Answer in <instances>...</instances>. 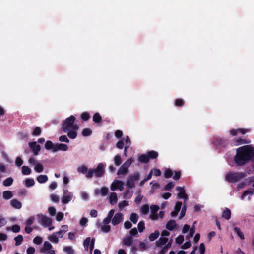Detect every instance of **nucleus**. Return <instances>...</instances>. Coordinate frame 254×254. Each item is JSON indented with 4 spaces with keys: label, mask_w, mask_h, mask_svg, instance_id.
I'll use <instances>...</instances> for the list:
<instances>
[{
    "label": "nucleus",
    "mask_w": 254,
    "mask_h": 254,
    "mask_svg": "<svg viewBox=\"0 0 254 254\" xmlns=\"http://www.w3.org/2000/svg\"><path fill=\"white\" fill-rule=\"evenodd\" d=\"M254 153V148L250 145H244L236 149V154L234 161L238 166L245 165L252 160Z\"/></svg>",
    "instance_id": "f257e3e1"
},
{
    "label": "nucleus",
    "mask_w": 254,
    "mask_h": 254,
    "mask_svg": "<svg viewBox=\"0 0 254 254\" xmlns=\"http://www.w3.org/2000/svg\"><path fill=\"white\" fill-rule=\"evenodd\" d=\"M76 118L71 115L65 119L62 123V129L64 132H66L67 131L73 130H78L79 127L77 125L74 124Z\"/></svg>",
    "instance_id": "f03ea898"
},
{
    "label": "nucleus",
    "mask_w": 254,
    "mask_h": 254,
    "mask_svg": "<svg viewBox=\"0 0 254 254\" xmlns=\"http://www.w3.org/2000/svg\"><path fill=\"white\" fill-rule=\"evenodd\" d=\"M104 167V165L102 163H100L97 165L96 169H89L86 175V178L88 179L92 178L94 174L97 178H100L102 177L105 173Z\"/></svg>",
    "instance_id": "7ed1b4c3"
},
{
    "label": "nucleus",
    "mask_w": 254,
    "mask_h": 254,
    "mask_svg": "<svg viewBox=\"0 0 254 254\" xmlns=\"http://www.w3.org/2000/svg\"><path fill=\"white\" fill-rule=\"evenodd\" d=\"M245 177V174L243 172H230L226 175L225 179L229 183H235Z\"/></svg>",
    "instance_id": "20e7f679"
},
{
    "label": "nucleus",
    "mask_w": 254,
    "mask_h": 254,
    "mask_svg": "<svg viewBox=\"0 0 254 254\" xmlns=\"http://www.w3.org/2000/svg\"><path fill=\"white\" fill-rule=\"evenodd\" d=\"M212 143L216 148L218 149L225 148L229 144L228 139L222 138L220 137H214Z\"/></svg>",
    "instance_id": "39448f33"
},
{
    "label": "nucleus",
    "mask_w": 254,
    "mask_h": 254,
    "mask_svg": "<svg viewBox=\"0 0 254 254\" xmlns=\"http://www.w3.org/2000/svg\"><path fill=\"white\" fill-rule=\"evenodd\" d=\"M140 174L138 172H135L133 174L130 175L126 182L127 187L130 189H132L135 187V181H137L139 180Z\"/></svg>",
    "instance_id": "423d86ee"
},
{
    "label": "nucleus",
    "mask_w": 254,
    "mask_h": 254,
    "mask_svg": "<svg viewBox=\"0 0 254 254\" xmlns=\"http://www.w3.org/2000/svg\"><path fill=\"white\" fill-rule=\"evenodd\" d=\"M38 222L44 227H47L52 225V219L45 215L38 214L37 215Z\"/></svg>",
    "instance_id": "0eeeda50"
},
{
    "label": "nucleus",
    "mask_w": 254,
    "mask_h": 254,
    "mask_svg": "<svg viewBox=\"0 0 254 254\" xmlns=\"http://www.w3.org/2000/svg\"><path fill=\"white\" fill-rule=\"evenodd\" d=\"M73 194L71 192H69L67 189L64 190L63 195L62 197L61 201L63 204H67L72 199Z\"/></svg>",
    "instance_id": "6e6552de"
},
{
    "label": "nucleus",
    "mask_w": 254,
    "mask_h": 254,
    "mask_svg": "<svg viewBox=\"0 0 254 254\" xmlns=\"http://www.w3.org/2000/svg\"><path fill=\"white\" fill-rule=\"evenodd\" d=\"M124 183L122 181L115 180L111 184V190L113 191L119 189L120 191H122L124 189Z\"/></svg>",
    "instance_id": "1a4fd4ad"
},
{
    "label": "nucleus",
    "mask_w": 254,
    "mask_h": 254,
    "mask_svg": "<svg viewBox=\"0 0 254 254\" xmlns=\"http://www.w3.org/2000/svg\"><path fill=\"white\" fill-rule=\"evenodd\" d=\"M30 148L33 151L35 155H37L41 149L40 145L37 144L36 142H30L28 143Z\"/></svg>",
    "instance_id": "9d476101"
},
{
    "label": "nucleus",
    "mask_w": 254,
    "mask_h": 254,
    "mask_svg": "<svg viewBox=\"0 0 254 254\" xmlns=\"http://www.w3.org/2000/svg\"><path fill=\"white\" fill-rule=\"evenodd\" d=\"M123 219V215L121 212H118L112 219V223L113 225H117L119 224Z\"/></svg>",
    "instance_id": "9b49d317"
},
{
    "label": "nucleus",
    "mask_w": 254,
    "mask_h": 254,
    "mask_svg": "<svg viewBox=\"0 0 254 254\" xmlns=\"http://www.w3.org/2000/svg\"><path fill=\"white\" fill-rule=\"evenodd\" d=\"M176 190L179 191L177 194V198L179 199L183 198L184 200L188 199V196L185 192L184 188L178 186Z\"/></svg>",
    "instance_id": "f8f14e48"
},
{
    "label": "nucleus",
    "mask_w": 254,
    "mask_h": 254,
    "mask_svg": "<svg viewBox=\"0 0 254 254\" xmlns=\"http://www.w3.org/2000/svg\"><path fill=\"white\" fill-rule=\"evenodd\" d=\"M68 147L66 144L63 143H57L55 144L54 152H57L61 150L63 151H66L68 150Z\"/></svg>",
    "instance_id": "ddd939ff"
},
{
    "label": "nucleus",
    "mask_w": 254,
    "mask_h": 254,
    "mask_svg": "<svg viewBox=\"0 0 254 254\" xmlns=\"http://www.w3.org/2000/svg\"><path fill=\"white\" fill-rule=\"evenodd\" d=\"M168 241V239L166 237H161L156 242L155 245L157 247H159L161 245H165Z\"/></svg>",
    "instance_id": "4468645a"
},
{
    "label": "nucleus",
    "mask_w": 254,
    "mask_h": 254,
    "mask_svg": "<svg viewBox=\"0 0 254 254\" xmlns=\"http://www.w3.org/2000/svg\"><path fill=\"white\" fill-rule=\"evenodd\" d=\"M11 206L15 209H20L22 207L21 203L16 199H13L10 201Z\"/></svg>",
    "instance_id": "2eb2a0df"
},
{
    "label": "nucleus",
    "mask_w": 254,
    "mask_h": 254,
    "mask_svg": "<svg viewBox=\"0 0 254 254\" xmlns=\"http://www.w3.org/2000/svg\"><path fill=\"white\" fill-rule=\"evenodd\" d=\"M177 224L174 220H169L166 224V228L169 231H172L176 227Z\"/></svg>",
    "instance_id": "dca6fc26"
},
{
    "label": "nucleus",
    "mask_w": 254,
    "mask_h": 254,
    "mask_svg": "<svg viewBox=\"0 0 254 254\" xmlns=\"http://www.w3.org/2000/svg\"><path fill=\"white\" fill-rule=\"evenodd\" d=\"M133 242V238L131 236H126L124 238L123 243L124 245L127 246H130Z\"/></svg>",
    "instance_id": "f3484780"
},
{
    "label": "nucleus",
    "mask_w": 254,
    "mask_h": 254,
    "mask_svg": "<svg viewBox=\"0 0 254 254\" xmlns=\"http://www.w3.org/2000/svg\"><path fill=\"white\" fill-rule=\"evenodd\" d=\"M251 142L250 140L238 138L234 140L235 145L238 146L243 144H249Z\"/></svg>",
    "instance_id": "a211bd4d"
},
{
    "label": "nucleus",
    "mask_w": 254,
    "mask_h": 254,
    "mask_svg": "<svg viewBox=\"0 0 254 254\" xmlns=\"http://www.w3.org/2000/svg\"><path fill=\"white\" fill-rule=\"evenodd\" d=\"M138 161L141 163H147L149 162V159L147 154L140 155L138 158Z\"/></svg>",
    "instance_id": "6ab92c4d"
},
{
    "label": "nucleus",
    "mask_w": 254,
    "mask_h": 254,
    "mask_svg": "<svg viewBox=\"0 0 254 254\" xmlns=\"http://www.w3.org/2000/svg\"><path fill=\"white\" fill-rule=\"evenodd\" d=\"M146 154L148 155L149 160L150 159H156L158 156V152L154 150L149 151Z\"/></svg>",
    "instance_id": "aec40b11"
},
{
    "label": "nucleus",
    "mask_w": 254,
    "mask_h": 254,
    "mask_svg": "<svg viewBox=\"0 0 254 254\" xmlns=\"http://www.w3.org/2000/svg\"><path fill=\"white\" fill-rule=\"evenodd\" d=\"M52 247V245L48 241H45L43 247L40 249L41 253H44L46 251L50 250Z\"/></svg>",
    "instance_id": "412c9836"
},
{
    "label": "nucleus",
    "mask_w": 254,
    "mask_h": 254,
    "mask_svg": "<svg viewBox=\"0 0 254 254\" xmlns=\"http://www.w3.org/2000/svg\"><path fill=\"white\" fill-rule=\"evenodd\" d=\"M160 235V233L158 230H155L153 233H151L149 235V239L150 241H153L157 239Z\"/></svg>",
    "instance_id": "4be33fe9"
},
{
    "label": "nucleus",
    "mask_w": 254,
    "mask_h": 254,
    "mask_svg": "<svg viewBox=\"0 0 254 254\" xmlns=\"http://www.w3.org/2000/svg\"><path fill=\"white\" fill-rule=\"evenodd\" d=\"M118 198L115 192H112L110 196V203L111 205H114L117 202Z\"/></svg>",
    "instance_id": "5701e85b"
},
{
    "label": "nucleus",
    "mask_w": 254,
    "mask_h": 254,
    "mask_svg": "<svg viewBox=\"0 0 254 254\" xmlns=\"http://www.w3.org/2000/svg\"><path fill=\"white\" fill-rule=\"evenodd\" d=\"M13 196L12 192L10 190H5L3 192L2 197L5 200H8Z\"/></svg>",
    "instance_id": "b1692460"
},
{
    "label": "nucleus",
    "mask_w": 254,
    "mask_h": 254,
    "mask_svg": "<svg viewBox=\"0 0 254 254\" xmlns=\"http://www.w3.org/2000/svg\"><path fill=\"white\" fill-rule=\"evenodd\" d=\"M231 212L229 209L226 208L222 213V217L228 220L231 218Z\"/></svg>",
    "instance_id": "393cba45"
},
{
    "label": "nucleus",
    "mask_w": 254,
    "mask_h": 254,
    "mask_svg": "<svg viewBox=\"0 0 254 254\" xmlns=\"http://www.w3.org/2000/svg\"><path fill=\"white\" fill-rule=\"evenodd\" d=\"M48 178L46 175H40L37 177V181L40 183H44L48 181Z\"/></svg>",
    "instance_id": "a878e982"
},
{
    "label": "nucleus",
    "mask_w": 254,
    "mask_h": 254,
    "mask_svg": "<svg viewBox=\"0 0 254 254\" xmlns=\"http://www.w3.org/2000/svg\"><path fill=\"white\" fill-rule=\"evenodd\" d=\"M54 147L55 144L50 140H47L45 144V148L48 150L52 149L54 152Z\"/></svg>",
    "instance_id": "bb28decb"
},
{
    "label": "nucleus",
    "mask_w": 254,
    "mask_h": 254,
    "mask_svg": "<svg viewBox=\"0 0 254 254\" xmlns=\"http://www.w3.org/2000/svg\"><path fill=\"white\" fill-rule=\"evenodd\" d=\"M77 130H69L67 131V136L70 139H75L77 137Z\"/></svg>",
    "instance_id": "cd10ccee"
},
{
    "label": "nucleus",
    "mask_w": 254,
    "mask_h": 254,
    "mask_svg": "<svg viewBox=\"0 0 254 254\" xmlns=\"http://www.w3.org/2000/svg\"><path fill=\"white\" fill-rule=\"evenodd\" d=\"M234 231L241 240H244L245 239V236L243 233L241 231L239 227H235L234 229Z\"/></svg>",
    "instance_id": "c85d7f7f"
},
{
    "label": "nucleus",
    "mask_w": 254,
    "mask_h": 254,
    "mask_svg": "<svg viewBox=\"0 0 254 254\" xmlns=\"http://www.w3.org/2000/svg\"><path fill=\"white\" fill-rule=\"evenodd\" d=\"M90 117L91 116L88 112H83L80 115V118L83 121H87Z\"/></svg>",
    "instance_id": "c756f323"
},
{
    "label": "nucleus",
    "mask_w": 254,
    "mask_h": 254,
    "mask_svg": "<svg viewBox=\"0 0 254 254\" xmlns=\"http://www.w3.org/2000/svg\"><path fill=\"white\" fill-rule=\"evenodd\" d=\"M13 182V179L11 177H8L3 181V185L6 187L11 186Z\"/></svg>",
    "instance_id": "7c9ffc66"
},
{
    "label": "nucleus",
    "mask_w": 254,
    "mask_h": 254,
    "mask_svg": "<svg viewBox=\"0 0 254 254\" xmlns=\"http://www.w3.org/2000/svg\"><path fill=\"white\" fill-rule=\"evenodd\" d=\"M102 120V117L99 113H95L93 116V121L95 123H99Z\"/></svg>",
    "instance_id": "2f4dec72"
},
{
    "label": "nucleus",
    "mask_w": 254,
    "mask_h": 254,
    "mask_svg": "<svg viewBox=\"0 0 254 254\" xmlns=\"http://www.w3.org/2000/svg\"><path fill=\"white\" fill-rule=\"evenodd\" d=\"M92 131L91 129L89 128H84L82 131V135L84 137H87L92 134Z\"/></svg>",
    "instance_id": "473e14b6"
},
{
    "label": "nucleus",
    "mask_w": 254,
    "mask_h": 254,
    "mask_svg": "<svg viewBox=\"0 0 254 254\" xmlns=\"http://www.w3.org/2000/svg\"><path fill=\"white\" fill-rule=\"evenodd\" d=\"M25 184L27 187H30L34 185L35 182L33 179L28 178L25 180Z\"/></svg>",
    "instance_id": "72a5a7b5"
},
{
    "label": "nucleus",
    "mask_w": 254,
    "mask_h": 254,
    "mask_svg": "<svg viewBox=\"0 0 254 254\" xmlns=\"http://www.w3.org/2000/svg\"><path fill=\"white\" fill-rule=\"evenodd\" d=\"M14 240L15 241V245L16 246H19L21 244L23 240V238L22 235H18L17 236L15 237L14 238Z\"/></svg>",
    "instance_id": "f704fd0d"
},
{
    "label": "nucleus",
    "mask_w": 254,
    "mask_h": 254,
    "mask_svg": "<svg viewBox=\"0 0 254 254\" xmlns=\"http://www.w3.org/2000/svg\"><path fill=\"white\" fill-rule=\"evenodd\" d=\"M22 173L23 175H28L31 174V169L26 166H23L22 167Z\"/></svg>",
    "instance_id": "c9c22d12"
},
{
    "label": "nucleus",
    "mask_w": 254,
    "mask_h": 254,
    "mask_svg": "<svg viewBox=\"0 0 254 254\" xmlns=\"http://www.w3.org/2000/svg\"><path fill=\"white\" fill-rule=\"evenodd\" d=\"M114 162L115 164L118 166L120 165L122 162L121 157L120 155H116L114 158Z\"/></svg>",
    "instance_id": "e433bc0d"
},
{
    "label": "nucleus",
    "mask_w": 254,
    "mask_h": 254,
    "mask_svg": "<svg viewBox=\"0 0 254 254\" xmlns=\"http://www.w3.org/2000/svg\"><path fill=\"white\" fill-rule=\"evenodd\" d=\"M254 193V190L252 188H250L248 190H245L243 192V194L241 196V199H242V200L244 199V197L248 194H252Z\"/></svg>",
    "instance_id": "4c0bfd02"
},
{
    "label": "nucleus",
    "mask_w": 254,
    "mask_h": 254,
    "mask_svg": "<svg viewBox=\"0 0 254 254\" xmlns=\"http://www.w3.org/2000/svg\"><path fill=\"white\" fill-rule=\"evenodd\" d=\"M89 170L85 165H82L77 168V171L82 174H87Z\"/></svg>",
    "instance_id": "58836bf2"
},
{
    "label": "nucleus",
    "mask_w": 254,
    "mask_h": 254,
    "mask_svg": "<svg viewBox=\"0 0 254 254\" xmlns=\"http://www.w3.org/2000/svg\"><path fill=\"white\" fill-rule=\"evenodd\" d=\"M185 104V101L182 99L178 98L175 101V106L176 107H183Z\"/></svg>",
    "instance_id": "ea45409f"
},
{
    "label": "nucleus",
    "mask_w": 254,
    "mask_h": 254,
    "mask_svg": "<svg viewBox=\"0 0 254 254\" xmlns=\"http://www.w3.org/2000/svg\"><path fill=\"white\" fill-rule=\"evenodd\" d=\"M7 230H11L14 233H18L20 230V226L17 224L13 225L11 228L7 227Z\"/></svg>",
    "instance_id": "a19ab883"
},
{
    "label": "nucleus",
    "mask_w": 254,
    "mask_h": 254,
    "mask_svg": "<svg viewBox=\"0 0 254 254\" xmlns=\"http://www.w3.org/2000/svg\"><path fill=\"white\" fill-rule=\"evenodd\" d=\"M49 239L52 242L57 244L59 242V239L56 235V233H53L49 237Z\"/></svg>",
    "instance_id": "79ce46f5"
},
{
    "label": "nucleus",
    "mask_w": 254,
    "mask_h": 254,
    "mask_svg": "<svg viewBox=\"0 0 254 254\" xmlns=\"http://www.w3.org/2000/svg\"><path fill=\"white\" fill-rule=\"evenodd\" d=\"M41 132H42V130H41V128L39 127H36L33 130V131L32 134L33 136H38L40 135V134L41 133Z\"/></svg>",
    "instance_id": "37998d69"
},
{
    "label": "nucleus",
    "mask_w": 254,
    "mask_h": 254,
    "mask_svg": "<svg viewBox=\"0 0 254 254\" xmlns=\"http://www.w3.org/2000/svg\"><path fill=\"white\" fill-rule=\"evenodd\" d=\"M138 219V216L136 213H132L130 215V219L131 221L134 223L135 224L137 223Z\"/></svg>",
    "instance_id": "c03bdc74"
},
{
    "label": "nucleus",
    "mask_w": 254,
    "mask_h": 254,
    "mask_svg": "<svg viewBox=\"0 0 254 254\" xmlns=\"http://www.w3.org/2000/svg\"><path fill=\"white\" fill-rule=\"evenodd\" d=\"M128 170L122 165L118 170L117 174L121 175L127 173Z\"/></svg>",
    "instance_id": "a18cd8bd"
},
{
    "label": "nucleus",
    "mask_w": 254,
    "mask_h": 254,
    "mask_svg": "<svg viewBox=\"0 0 254 254\" xmlns=\"http://www.w3.org/2000/svg\"><path fill=\"white\" fill-rule=\"evenodd\" d=\"M149 208L147 204H144L141 207V211L143 214H147L149 212Z\"/></svg>",
    "instance_id": "49530a36"
},
{
    "label": "nucleus",
    "mask_w": 254,
    "mask_h": 254,
    "mask_svg": "<svg viewBox=\"0 0 254 254\" xmlns=\"http://www.w3.org/2000/svg\"><path fill=\"white\" fill-rule=\"evenodd\" d=\"M91 238L88 237H87L85 240L84 241L83 245L86 250H88L89 245L91 242Z\"/></svg>",
    "instance_id": "de8ad7c7"
},
{
    "label": "nucleus",
    "mask_w": 254,
    "mask_h": 254,
    "mask_svg": "<svg viewBox=\"0 0 254 254\" xmlns=\"http://www.w3.org/2000/svg\"><path fill=\"white\" fill-rule=\"evenodd\" d=\"M173 175V171L170 169H166L164 172V177L166 178H171Z\"/></svg>",
    "instance_id": "09e8293b"
},
{
    "label": "nucleus",
    "mask_w": 254,
    "mask_h": 254,
    "mask_svg": "<svg viewBox=\"0 0 254 254\" xmlns=\"http://www.w3.org/2000/svg\"><path fill=\"white\" fill-rule=\"evenodd\" d=\"M138 231L142 232L145 229V224L143 221H140L137 225Z\"/></svg>",
    "instance_id": "8fccbe9b"
},
{
    "label": "nucleus",
    "mask_w": 254,
    "mask_h": 254,
    "mask_svg": "<svg viewBox=\"0 0 254 254\" xmlns=\"http://www.w3.org/2000/svg\"><path fill=\"white\" fill-rule=\"evenodd\" d=\"M64 250L67 254H74V250L71 246H66L64 247Z\"/></svg>",
    "instance_id": "3c124183"
},
{
    "label": "nucleus",
    "mask_w": 254,
    "mask_h": 254,
    "mask_svg": "<svg viewBox=\"0 0 254 254\" xmlns=\"http://www.w3.org/2000/svg\"><path fill=\"white\" fill-rule=\"evenodd\" d=\"M34 169L37 172L40 173L43 171L44 167L42 164H38L35 166Z\"/></svg>",
    "instance_id": "603ef678"
},
{
    "label": "nucleus",
    "mask_w": 254,
    "mask_h": 254,
    "mask_svg": "<svg viewBox=\"0 0 254 254\" xmlns=\"http://www.w3.org/2000/svg\"><path fill=\"white\" fill-rule=\"evenodd\" d=\"M150 209L152 214H156L157 212L159 209V207L157 205H152L150 206Z\"/></svg>",
    "instance_id": "864d4df0"
},
{
    "label": "nucleus",
    "mask_w": 254,
    "mask_h": 254,
    "mask_svg": "<svg viewBox=\"0 0 254 254\" xmlns=\"http://www.w3.org/2000/svg\"><path fill=\"white\" fill-rule=\"evenodd\" d=\"M174 186V184L172 182H169L164 187V190H170Z\"/></svg>",
    "instance_id": "5fc2aeb1"
},
{
    "label": "nucleus",
    "mask_w": 254,
    "mask_h": 254,
    "mask_svg": "<svg viewBox=\"0 0 254 254\" xmlns=\"http://www.w3.org/2000/svg\"><path fill=\"white\" fill-rule=\"evenodd\" d=\"M184 241V237L182 235L178 236L176 239V243L179 245L182 244Z\"/></svg>",
    "instance_id": "6e6d98bb"
},
{
    "label": "nucleus",
    "mask_w": 254,
    "mask_h": 254,
    "mask_svg": "<svg viewBox=\"0 0 254 254\" xmlns=\"http://www.w3.org/2000/svg\"><path fill=\"white\" fill-rule=\"evenodd\" d=\"M50 199L54 203H58L59 201V196L55 194H52L50 195Z\"/></svg>",
    "instance_id": "4d7b16f0"
},
{
    "label": "nucleus",
    "mask_w": 254,
    "mask_h": 254,
    "mask_svg": "<svg viewBox=\"0 0 254 254\" xmlns=\"http://www.w3.org/2000/svg\"><path fill=\"white\" fill-rule=\"evenodd\" d=\"M108 188L106 187H103L101 189L100 193L102 196H106L108 192Z\"/></svg>",
    "instance_id": "13d9d810"
},
{
    "label": "nucleus",
    "mask_w": 254,
    "mask_h": 254,
    "mask_svg": "<svg viewBox=\"0 0 254 254\" xmlns=\"http://www.w3.org/2000/svg\"><path fill=\"white\" fill-rule=\"evenodd\" d=\"M182 205V202L177 201L175 204V205L174 207V210H176V211H178L179 212L180 211Z\"/></svg>",
    "instance_id": "bf43d9fd"
},
{
    "label": "nucleus",
    "mask_w": 254,
    "mask_h": 254,
    "mask_svg": "<svg viewBox=\"0 0 254 254\" xmlns=\"http://www.w3.org/2000/svg\"><path fill=\"white\" fill-rule=\"evenodd\" d=\"M186 210H187V206H186V205H184V206H183V207L182 208L181 213H180V217H179L180 219H182L183 217H184V216L185 215Z\"/></svg>",
    "instance_id": "052dcab7"
},
{
    "label": "nucleus",
    "mask_w": 254,
    "mask_h": 254,
    "mask_svg": "<svg viewBox=\"0 0 254 254\" xmlns=\"http://www.w3.org/2000/svg\"><path fill=\"white\" fill-rule=\"evenodd\" d=\"M23 163V161L20 157H17L15 160V165L18 167L21 166Z\"/></svg>",
    "instance_id": "680f3d73"
},
{
    "label": "nucleus",
    "mask_w": 254,
    "mask_h": 254,
    "mask_svg": "<svg viewBox=\"0 0 254 254\" xmlns=\"http://www.w3.org/2000/svg\"><path fill=\"white\" fill-rule=\"evenodd\" d=\"M131 163H132L131 159H128L122 165L128 170L129 167L130 166Z\"/></svg>",
    "instance_id": "e2e57ef3"
},
{
    "label": "nucleus",
    "mask_w": 254,
    "mask_h": 254,
    "mask_svg": "<svg viewBox=\"0 0 254 254\" xmlns=\"http://www.w3.org/2000/svg\"><path fill=\"white\" fill-rule=\"evenodd\" d=\"M191 246V243L190 241L186 242L183 245H182L181 248L182 249H187L190 248Z\"/></svg>",
    "instance_id": "0e129e2a"
},
{
    "label": "nucleus",
    "mask_w": 254,
    "mask_h": 254,
    "mask_svg": "<svg viewBox=\"0 0 254 254\" xmlns=\"http://www.w3.org/2000/svg\"><path fill=\"white\" fill-rule=\"evenodd\" d=\"M59 140L61 142H66V143H69V139H68V138L67 137V136L65 135H63L59 137Z\"/></svg>",
    "instance_id": "69168bd1"
},
{
    "label": "nucleus",
    "mask_w": 254,
    "mask_h": 254,
    "mask_svg": "<svg viewBox=\"0 0 254 254\" xmlns=\"http://www.w3.org/2000/svg\"><path fill=\"white\" fill-rule=\"evenodd\" d=\"M42 242V239L39 236L35 237L33 239V243L37 245H39Z\"/></svg>",
    "instance_id": "338daca9"
},
{
    "label": "nucleus",
    "mask_w": 254,
    "mask_h": 254,
    "mask_svg": "<svg viewBox=\"0 0 254 254\" xmlns=\"http://www.w3.org/2000/svg\"><path fill=\"white\" fill-rule=\"evenodd\" d=\"M110 229H111L110 226L108 225L105 224V225H103L101 227L102 231H103L104 232H105V233L109 232L110 231Z\"/></svg>",
    "instance_id": "774afa93"
}]
</instances>
